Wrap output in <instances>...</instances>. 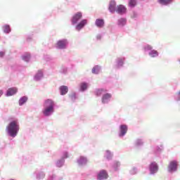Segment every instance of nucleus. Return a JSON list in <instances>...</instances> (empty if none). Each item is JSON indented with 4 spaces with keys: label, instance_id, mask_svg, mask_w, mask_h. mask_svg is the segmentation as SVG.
<instances>
[{
    "label": "nucleus",
    "instance_id": "nucleus-19",
    "mask_svg": "<svg viewBox=\"0 0 180 180\" xmlns=\"http://www.w3.org/2000/svg\"><path fill=\"white\" fill-rule=\"evenodd\" d=\"M26 102H27V97L26 96L22 97L19 100V105L22 106V105H23L24 103H26Z\"/></svg>",
    "mask_w": 180,
    "mask_h": 180
},
{
    "label": "nucleus",
    "instance_id": "nucleus-23",
    "mask_svg": "<svg viewBox=\"0 0 180 180\" xmlns=\"http://www.w3.org/2000/svg\"><path fill=\"white\" fill-rule=\"evenodd\" d=\"M149 56H150V57H158V52L155 50H153L151 51V52H150Z\"/></svg>",
    "mask_w": 180,
    "mask_h": 180
},
{
    "label": "nucleus",
    "instance_id": "nucleus-32",
    "mask_svg": "<svg viewBox=\"0 0 180 180\" xmlns=\"http://www.w3.org/2000/svg\"><path fill=\"white\" fill-rule=\"evenodd\" d=\"M4 56H5V53L4 52H0V57H4Z\"/></svg>",
    "mask_w": 180,
    "mask_h": 180
},
{
    "label": "nucleus",
    "instance_id": "nucleus-6",
    "mask_svg": "<svg viewBox=\"0 0 180 180\" xmlns=\"http://www.w3.org/2000/svg\"><path fill=\"white\" fill-rule=\"evenodd\" d=\"M108 172H106L105 170H101L98 174L97 179L98 180H103V179H108Z\"/></svg>",
    "mask_w": 180,
    "mask_h": 180
},
{
    "label": "nucleus",
    "instance_id": "nucleus-25",
    "mask_svg": "<svg viewBox=\"0 0 180 180\" xmlns=\"http://www.w3.org/2000/svg\"><path fill=\"white\" fill-rule=\"evenodd\" d=\"M136 5V0H129V6H130L131 8H134Z\"/></svg>",
    "mask_w": 180,
    "mask_h": 180
},
{
    "label": "nucleus",
    "instance_id": "nucleus-9",
    "mask_svg": "<svg viewBox=\"0 0 180 180\" xmlns=\"http://www.w3.org/2000/svg\"><path fill=\"white\" fill-rule=\"evenodd\" d=\"M17 92H18L17 88L11 87L7 90L6 95H7V96H12L15 95V94H16Z\"/></svg>",
    "mask_w": 180,
    "mask_h": 180
},
{
    "label": "nucleus",
    "instance_id": "nucleus-20",
    "mask_svg": "<svg viewBox=\"0 0 180 180\" xmlns=\"http://www.w3.org/2000/svg\"><path fill=\"white\" fill-rule=\"evenodd\" d=\"M87 89H88V84L83 82L80 84L81 91H86Z\"/></svg>",
    "mask_w": 180,
    "mask_h": 180
},
{
    "label": "nucleus",
    "instance_id": "nucleus-14",
    "mask_svg": "<svg viewBox=\"0 0 180 180\" xmlns=\"http://www.w3.org/2000/svg\"><path fill=\"white\" fill-rule=\"evenodd\" d=\"M60 95H65L68 92V87L67 86H61L60 87Z\"/></svg>",
    "mask_w": 180,
    "mask_h": 180
},
{
    "label": "nucleus",
    "instance_id": "nucleus-33",
    "mask_svg": "<svg viewBox=\"0 0 180 180\" xmlns=\"http://www.w3.org/2000/svg\"><path fill=\"white\" fill-rule=\"evenodd\" d=\"M3 94H4V92H2V91H0V97L2 96Z\"/></svg>",
    "mask_w": 180,
    "mask_h": 180
},
{
    "label": "nucleus",
    "instance_id": "nucleus-15",
    "mask_svg": "<svg viewBox=\"0 0 180 180\" xmlns=\"http://www.w3.org/2000/svg\"><path fill=\"white\" fill-rule=\"evenodd\" d=\"M111 98H112V95L110 94H104L102 98V103H106V101H108V99H110Z\"/></svg>",
    "mask_w": 180,
    "mask_h": 180
},
{
    "label": "nucleus",
    "instance_id": "nucleus-28",
    "mask_svg": "<svg viewBox=\"0 0 180 180\" xmlns=\"http://www.w3.org/2000/svg\"><path fill=\"white\" fill-rule=\"evenodd\" d=\"M22 60H24V61H29L30 60V54L27 53L25 55H24L22 56Z\"/></svg>",
    "mask_w": 180,
    "mask_h": 180
},
{
    "label": "nucleus",
    "instance_id": "nucleus-21",
    "mask_svg": "<svg viewBox=\"0 0 180 180\" xmlns=\"http://www.w3.org/2000/svg\"><path fill=\"white\" fill-rule=\"evenodd\" d=\"M99 71H101V67L96 65L92 69L93 74H99Z\"/></svg>",
    "mask_w": 180,
    "mask_h": 180
},
{
    "label": "nucleus",
    "instance_id": "nucleus-4",
    "mask_svg": "<svg viewBox=\"0 0 180 180\" xmlns=\"http://www.w3.org/2000/svg\"><path fill=\"white\" fill-rule=\"evenodd\" d=\"M68 44L67 39L59 40L56 44L57 49H65Z\"/></svg>",
    "mask_w": 180,
    "mask_h": 180
},
{
    "label": "nucleus",
    "instance_id": "nucleus-17",
    "mask_svg": "<svg viewBox=\"0 0 180 180\" xmlns=\"http://www.w3.org/2000/svg\"><path fill=\"white\" fill-rule=\"evenodd\" d=\"M79 165H85L86 164V158L84 157H80L79 160L77 161Z\"/></svg>",
    "mask_w": 180,
    "mask_h": 180
},
{
    "label": "nucleus",
    "instance_id": "nucleus-18",
    "mask_svg": "<svg viewBox=\"0 0 180 180\" xmlns=\"http://www.w3.org/2000/svg\"><path fill=\"white\" fill-rule=\"evenodd\" d=\"M173 0H158L159 4L161 5H169Z\"/></svg>",
    "mask_w": 180,
    "mask_h": 180
},
{
    "label": "nucleus",
    "instance_id": "nucleus-7",
    "mask_svg": "<svg viewBox=\"0 0 180 180\" xmlns=\"http://www.w3.org/2000/svg\"><path fill=\"white\" fill-rule=\"evenodd\" d=\"M54 102L53 100L48 98L47 100L45 101L44 103V108H54Z\"/></svg>",
    "mask_w": 180,
    "mask_h": 180
},
{
    "label": "nucleus",
    "instance_id": "nucleus-22",
    "mask_svg": "<svg viewBox=\"0 0 180 180\" xmlns=\"http://www.w3.org/2000/svg\"><path fill=\"white\" fill-rule=\"evenodd\" d=\"M103 92H107V90H103V89H97L96 91V96H101Z\"/></svg>",
    "mask_w": 180,
    "mask_h": 180
},
{
    "label": "nucleus",
    "instance_id": "nucleus-30",
    "mask_svg": "<svg viewBox=\"0 0 180 180\" xmlns=\"http://www.w3.org/2000/svg\"><path fill=\"white\" fill-rule=\"evenodd\" d=\"M151 49H153V47L150 45H147L146 47H145V50H151Z\"/></svg>",
    "mask_w": 180,
    "mask_h": 180
},
{
    "label": "nucleus",
    "instance_id": "nucleus-31",
    "mask_svg": "<svg viewBox=\"0 0 180 180\" xmlns=\"http://www.w3.org/2000/svg\"><path fill=\"white\" fill-rule=\"evenodd\" d=\"M118 65H123V59H120V62L118 63Z\"/></svg>",
    "mask_w": 180,
    "mask_h": 180
},
{
    "label": "nucleus",
    "instance_id": "nucleus-27",
    "mask_svg": "<svg viewBox=\"0 0 180 180\" xmlns=\"http://www.w3.org/2000/svg\"><path fill=\"white\" fill-rule=\"evenodd\" d=\"M4 33H9L11 32V27L9 25H5L3 27Z\"/></svg>",
    "mask_w": 180,
    "mask_h": 180
},
{
    "label": "nucleus",
    "instance_id": "nucleus-29",
    "mask_svg": "<svg viewBox=\"0 0 180 180\" xmlns=\"http://www.w3.org/2000/svg\"><path fill=\"white\" fill-rule=\"evenodd\" d=\"M117 167H120V162H116L114 164V168H117Z\"/></svg>",
    "mask_w": 180,
    "mask_h": 180
},
{
    "label": "nucleus",
    "instance_id": "nucleus-11",
    "mask_svg": "<svg viewBox=\"0 0 180 180\" xmlns=\"http://www.w3.org/2000/svg\"><path fill=\"white\" fill-rule=\"evenodd\" d=\"M88 23V21L86 20H82L76 26V30H77L79 32Z\"/></svg>",
    "mask_w": 180,
    "mask_h": 180
},
{
    "label": "nucleus",
    "instance_id": "nucleus-3",
    "mask_svg": "<svg viewBox=\"0 0 180 180\" xmlns=\"http://www.w3.org/2000/svg\"><path fill=\"white\" fill-rule=\"evenodd\" d=\"M82 18V13L78 12L75 13L72 18V25H75V23L78 22V20Z\"/></svg>",
    "mask_w": 180,
    "mask_h": 180
},
{
    "label": "nucleus",
    "instance_id": "nucleus-12",
    "mask_svg": "<svg viewBox=\"0 0 180 180\" xmlns=\"http://www.w3.org/2000/svg\"><path fill=\"white\" fill-rule=\"evenodd\" d=\"M127 8L123 5H119L117 8V13H126Z\"/></svg>",
    "mask_w": 180,
    "mask_h": 180
},
{
    "label": "nucleus",
    "instance_id": "nucleus-24",
    "mask_svg": "<svg viewBox=\"0 0 180 180\" xmlns=\"http://www.w3.org/2000/svg\"><path fill=\"white\" fill-rule=\"evenodd\" d=\"M41 77H43V72L41 70H39L37 75L35 76V79L38 81V79L41 78Z\"/></svg>",
    "mask_w": 180,
    "mask_h": 180
},
{
    "label": "nucleus",
    "instance_id": "nucleus-13",
    "mask_svg": "<svg viewBox=\"0 0 180 180\" xmlns=\"http://www.w3.org/2000/svg\"><path fill=\"white\" fill-rule=\"evenodd\" d=\"M105 25V21L103 19H96V25L97 27H103Z\"/></svg>",
    "mask_w": 180,
    "mask_h": 180
},
{
    "label": "nucleus",
    "instance_id": "nucleus-16",
    "mask_svg": "<svg viewBox=\"0 0 180 180\" xmlns=\"http://www.w3.org/2000/svg\"><path fill=\"white\" fill-rule=\"evenodd\" d=\"M116 8V2L115 1H111L110 3L109 10L110 12H115Z\"/></svg>",
    "mask_w": 180,
    "mask_h": 180
},
{
    "label": "nucleus",
    "instance_id": "nucleus-10",
    "mask_svg": "<svg viewBox=\"0 0 180 180\" xmlns=\"http://www.w3.org/2000/svg\"><path fill=\"white\" fill-rule=\"evenodd\" d=\"M120 136L123 137L127 133V125L122 124L120 127Z\"/></svg>",
    "mask_w": 180,
    "mask_h": 180
},
{
    "label": "nucleus",
    "instance_id": "nucleus-1",
    "mask_svg": "<svg viewBox=\"0 0 180 180\" xmlns=\"http://www.w3.org/2000/svg\"><path fill=\"white\" fill-rule=\"evenodd\" d=\"M6 131L11 137H16L19 131V122L18 120L11 122L6 127Z\"/></svg>",
    "mask_w": 180,
    "mask_h": 180
},
{
    "label": "nucleus",
    "instance_id": "nucleus-2",
    "mask_svg": "<svg viewBox=\"0 0 180 180\" xmlns=\"http://www.w3.org/2000/svg\"><path fill=\"white\" fill-rule=\"evenodd\" d=\"M178 169V162L173 160L171 161L168 166L169 172H175Z\"/></svg>",
    "mask_w": 180,
    "mask_h": 180
},
{
    "label": "nucleus",
    "instance_id": "nucleus-26",
    "mask_svg": "<svg viewBox=\"0 0 180 180\" xmlns=\"http://www.w3.org/2000/svg\"><path fill=\"white\" fill-rule=\"evenodd\" d=\"M125 23H126V19L124 18H120L118 20V25H120V26H124Z\"/></svg>",
    "mask_w": 180,
    "mask_h": 180
},
{
    "label": "nucleus",
    "instance_id": "nucleus-5",
    "mask_svg": "<svg viewBox=\"0 0 180 180\" xmlns=\"http://www.w3.org/2000/svg\"><path fill=\"white\" fill-rule=\"evenodd\" d=\"M149 169L150 171V174H155L158 171V165L155 162H153L150 163L149 166Z\"/></svg>",
    "mask_w": 180,
    "mask_h": 180
},
{
    "label": "nucleus",
    "instance_id": "nucleus-8",
    "mask_svg": "<svg viewBox=\"0 0 180 180\" xmlns=\"http://www.w3.org/2000/svg\"><path fill=\"white\" fill-rule=\"evenodd\" d=\"M54 112V108H49V107H45V109L43 110V114L44 116H50L51 113Z\"/></svg>",
    "mask_w": 180,
    "mask_h": 180
}]
</instances>
